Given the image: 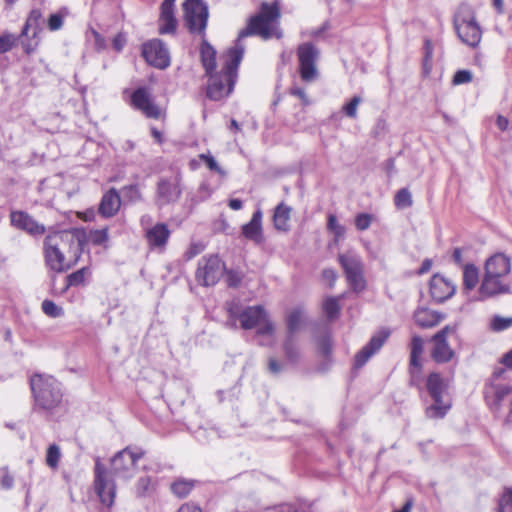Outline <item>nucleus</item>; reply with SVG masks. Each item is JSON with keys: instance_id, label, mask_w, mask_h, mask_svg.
<instances>
[{"instance_id": "obj_35", "label": "nucleus", "mask_w": 512, "mask_h": 512, "mask_svg": "<svg viewBox=\"0 0 512 512\" xmlns=\"http://www.w3.org/2000/svg\"><path fill=\"white\" fill-rule=\"evenodd\" d=\"M60 459L61 452L59 446L56 444L49 445V447L47 448L45 458L47 466L50 467L51 469H57L59 466Z\"/></svg>"}, {"instance_id": "obj_4", "label": "nucleus", "mask_w": 512, "mask_h": 512, "mask_svg": "<svg viewBox=\"0 0 512 512\" xmlns=\"http://www.w3.org/2000/svg\"><path fill=\"white\" fill-rule=\"evenodd\" d=\"M73 243V237L62 231L49 233L43 242V253L47 267L54 272L69 270L78 258V248L74 256L75 260L70 262L65 256V251Z\"/></svg>"}, {"instance_id": "obj_9", "label": "nucleus", "mask_w": 512, "mask_h": 512, "mask_svg": "<svg viewBox=\"0 0 512 512\" xmlns=\"http://www.w3.org/2000/svg\"><path fill=\"white\" fill-rule=\"evenodd\" d=\"M94 490L103 505L111 507L114 504L116 485L99 457L95 459Z\"/></svg>"}, {"instance_id": "obj_61", "label": "nucleus", "mask_w": 512, "mask_h": 512, "mask_svg": "<svg viewBox=\"0 0 512 512\" xmlns=\"http://www.w3.org/2000/svg\"><path fill=\"white\" fill-rule=\"evenodd\" d=\"M452 259H453L455 264L463 265L462 249L461 248H455L453 250Z\"/></svg>"}, {"instance_id": "obj_30", "label": "nucleus", "mask_w": 512, "mask_h": 512, "mask_svg": "<svg viewBox=\"0 0 512 512\" xmlns=\"http://www.w3.org/2000/svg\"><path fill=\"white\" fill-rule=\"evenodd\" d=\"M283 351L287 362L296 364L301 358V351L294 335H287L283 343Z\"/></svg>"}, {"instance_id": "obj_50", "label": "nucleus", "mask_w": 512, "mask_h": 512, "mask_svg": "<svg viewBox=\"0 0 512 512\" xmlns=\"http://www.w3.org/2000/svg\"><path fill=\"white\" fill-rule=\"evenodd\" d=\"M472 73L469 70H459L453 76V84L461 85L472 81Z\"/></svg>"}, {"instance_id": "obj_54", "label": "nucleus", "mask_w": 512, "mask_h": 512, "mask_svg": "<svg viewBox=\"0 0 512 512\" xmlns=\"http://www.w3.org/2000/svg\"><path fill=\"white\" fill-rule=\"evenodd\" d=\"M3 476L0 480V484L4 489H11L14 485V478L9 474L8 468L4 467L1 469Z\"/></svg>"}, {"instance_id": "obj_7", "label": "nucleus", "mask_w": 512, "mask_h": 512, "mask_svg": "<svg viewBox=\"0 0 512 512\" xmlns=\"http://www.w3.org/2000/svg\"><path fill=\"white\" fill-rule=\"evenodd\" d=\"M454 26L461 41L470 46L477 47L482 38V31L475 20L473 10L468 5H461L455 16Z\"/></svg>"}, {"instance_id": "obj_26", "label": "nucleus", "mask_w": 512, "mask_h": 512, "mask_svg": "<svg viewBox=\"0 0 512 512\" xmlns=\"http://www.w3.org/2000/svg\"><path fill=\"white\" fill-rule=\"evenodd\" d=\"M175 1L176 0H164L161 5V14L159 19L160 34L173 33L176 29L177 20L174 13Z\"/></svg>"}, {"instance_id": "obj_8", "label": "nucleus", "mask_w": 512, "mask_h": 512, "mask_svg": "<svg viewBox=\"0 0 512 512\" xmlns=\"http://www.w3.org/2000/svg\"><path fill=\"white\" fill-rule=\"evenodd\" d=\"M143 452H133L124 448L116 453L110 460V473L123 480L131 479L136 473V463L143 457Z\"/></svg>"}, {"instance_id": "obj_51", "label": "nucleus", "mask_w": 512, "mask_h": 512, "mask_svg": "<svg viewBox=\"0 0 512 512\" xmlns=\"http://www.w3.org/2000/svg\"><path fill=\"white\" fill-rule=\"evenodd\" d=\"M372 217L367 213H360L355 218V225L358 230L364 231L369 228Z\"/></svg>"}, {"instance_id": "obj_31", "label": "nucleus", "mask_w": 512, "mask_h": 512, "mask_svg": "<svg viewBox=\"0 0 512 512\" xmlns=\"http://www.w3.org/2000/svg\"><path fill=\"white\" fill-rule=\"evenodd\" d=\"M201 60L206 74L211 75L216 67V51L207 42L201 45Z\"/></svg>"}, {"instance_id": "obj_56", "label": "nucleus", "mask_w": 512, "mask_h": 512, "mask_svg": "<svg viewBox=\"0 0 512 512\" xmlns=\"http://www.w3.org/2000/svg\"><path fill=\"white\" fill-rule=\"evenodd\" d=\"M41 19H42V12H41V10L40 9H33L30 12L26 22H28V25L38 26Z\"/></svg>"}, {"instance_id": "obj_46", "label": "nucleus", "mask_w": 512, "mask_h": 512, "mask_svg": "<svg viewBox=\"0 0 512 512\" xmlns=\"http://www.w3.org/2000/svg\"><path fill=\"white\" fill-rule=\"evenodd\" d=\"M88 272L87 268H81L77 270L76 272L70 274L67 277L68 285L70 286H78L84 283L85 281V275Z\"/></svg>"}, {"instance_id": "obj_28", "label": "nucleus", "mask_w": 512, "mask_h": 512, "mask_svg": "<svg viewBox=\"0 0 512 512\" xmlns=\"http://www.w3.org/2000/svg\"><path fill=\"white\" fill-rule=\"evenodd\" d=\"M443 318L442 314L427 308H419L414 313L415 323L421 328L435 327Z\"/></svg>"}, {"instance_id": "obj_24", "label": "nucleus", "mask_w": 512, "mask_h": 512, "mask_svg": "<svg viewBox=\"0 0 512 512\" xmlns=\"http://www.w3.org/2000/svg\"><path fill=\"white\" fill-rule=\"evenodd\" d=\"M170 230L164 223H157L151 228L146 229L145 238L151 249H163L170 237Z\"/></svg>"}, {"instance_id": "obj_55", "label": "nucleus", "mask_w": 512, "mask_h": 512, "mask_svg": "<svg viewBox=\"0 0 512 512\" xmlns=\"http://www.w3.org/2000/svg\"><path fill=\"white\" fill-rule=\"evenodd\" d=\"M226 283L229 287H238L241 283V277L237 272L229 271L226 274Z\"/></svg>"}, {"instance_id": "obj_21", "label": "nucleus", "mask_w": 512, "mask_h": 512, "mask_svg": "<svg viewBox=\"0 0 512 512\" xmlns=\"http://www.w3.org/2000/svg\"><path fill=\"white\" fill-rule=\"evenodd\" d=\"M455 291L456 285L444 276L435 274L430 280V294L436 302L446 301L454 295Z\"/></svg>"}, {"instance_id": "obj_13", "label": "nucleus", "mask_w": 512, "mask_h": 512, "mask_svg": "<svg viewBox=\"0 0 512 512\" xmlns=\"http://www.w3.org/2000/svg\"><path fill=\"white\" fill-rule=\"evenodd\" d=\"M224 264L217 255L202 257L198 262L195 278L202 286H214L222 277Z\"/></svg>"}, {"instance_id": "obj_47", "label": "nucleus", "mask_w": 512, "mask_h": 512, "mask_svg": "<svg viewBox=\"0 0 512 512\" xmlns=\"http://www.w3.org/2000/svg\"><path fill=\"white\" fill-rule=\"evenodd\" d=\"M227 311H228L229 318L226 322V326L231 329H236L237 328V319H239V311H238L237 305H235L233 303L229 304Z\"/></svg>"}, {"instance_id": "obj_59", "label": "nucleus", "mask_w": 512, "mask_h": 512, "mask_svg": "<svg viewBox=\"0 0 512 512\" xmlns=\"http://www.w3.org/2000/svg\"><path fill=\"white\" fill-rule=\"evenodd\" d=\"M322 276L325 280L329 282L330 286H333L337 279V274L333 269H324L322 272Z\"/></svg>"}, {"instance_id": "obj_16", "label": "nucleus", "mask_w": 512, "mask_h": 512, "mask_svg": "<svg viewBox=\"0 0 512 512\" xmlns=\"http://www.w3.org/2000/svg\"><path fill=\"white\" fill-rule=\"evenodd\" d=\"M142 54L145 60L156 68L165 69L170 65L169 51L163 42L158 39L145 43Z\"/></svg>"}, {"instance_id": "obj_37", "label": "nucleus", "mask_w": 512, "mask_h": 512, "mask_svg": "<svg viewBox=\"0 0 512 512\" xmlns=\"http://www.w3.org/2000/svg\"><path fill=\"white\" fill-rule=\"evenodd\" d=\"M395 206L399 209H404L412 206V196L407 188L398 190L394 198Z\"/></svg>"}, {"instance_id": "obj_18", "label": "nucleus", "mask_w": 512, "mask_h": 512, "mask_svg": "<svg viewBox=\"0 0 512 512\" xmlns=\"http://www.w3.org/2000/svg\"><path fill=\"white\" fill-rule=\"evenodd\" d=\"M182 193L179 180L161 179L157 184L155 203L158 207L178 201Z\"/></svg>"}, {"instance_id": "obj_25", "label": "nucleus", "mask_w": 512, "mask_h": 512, "mask_svg": "<svg viewBox=\"0 0 512 512\" xmlns=\"http://www.w3.org/2000/svg\"><path fill=\"white\" fill-rule=\"evenodd\" d=\"M242 234L246 239L256 245H260L264 242L261 210L255 211L251 220L242 226Z\"/></svg>"}, {"instance_id": "obj_41", "label": "nucleus", "mask_w": 512, "mask_h": 512, "mask_svg": "<svg viewBox=\"0 0 512 512\" xmlns=\"http://www.w3.org/2000/svg\"><path fill=\"white\" fill-rule=\"evenodd\" d=\"M323 310L329 319L336 318L340 311V306L336 298L329 297L323 303Z\"/></svg>"}, {"instance_id": "obj_6", "label": "nucleus", "mask_w": 512, "mask_h": 512, "mask_svg": "<svg viewBox=\"0 0 512 512\" xmlns=\"http://www.w3.org/2000/svg\"><path fill=\"white\" fill-rule=\"evenodd\" d=\"M426 389L433 401L425 410L426 416L430 419L443 418L451 408L447 382L439 373L433 372L427 377Z\"/></svg>"}, {"instance_id": "obj_57", "label": "nucleus", "mask_w": 512, "mask_h": 512, "mask_svg": "<svg viewBox=\"0 0 512 512\" xmlns=\"http://www.w3.org/2000/svg\"><path fill=\"white\" fill-rule=\"evenodd\" d=\"M291 94L296 96V97H298L301 100L303 105L306 106V105L310 104V100L307 97L306 92H305L304 89L299 88V87H294V88L291 89Z\"/></svg>"}, {"instance_id": "obj_58", "label": "nucleus", "mask_w": 512, "mask_h": 512, "mask_svg": "<svg viewBox=\"0 0 512 512\" xmlns=\"http://www.w3.org/2000/svg\"><path fill=\"white\" fill-rule=\"evenodd\" d=\"M268 370L272 374H279L283 370V364L275 358H270L268 361Z\"/></svg>"}, {"instance_id": "obj_10", "label": "nucleus", "mask_w": 512, "mask_h": 512, "mask_svg": "<svg viewBox=\"0 0 512 512\" xmlns=\"http://www.w3.org/2000/svg\"><path fill=\"white\" fill-rule=\"evenodd\" d=\"M239 321L242 329L249 330L259 326L257 333L260 335H272L274 325L267 318V313L262 306H248L239 312Z\"/></svg>"}, {"instance_id": "obj_3", "label": "nucleus", "mask_w": 512, "mask_h": 512, "mask_svg": "<svg viewBox=\"0 0 512 512\" xmlns=\"http://www.w3.org/2000/svg\"><path fill=\"white\" fill-rule=\"evenodd\" d=\"M244 54L243 46L230 48L224 55V64L220 74L210 75V83L207 88V96L215 101L228 96L237 78V69Z\"/></svg>"}, {"instance_id": "obj_38", "label": "nucleus", "mask_w": 512, "mask_h": 512, "mask_svg": "<svg viewBox=\"0 0 512 512\" xmlns=\"http://www.w3.org/2000/svg\"><path fill=\"white\" fill-rule=\"evenodd\" d=\"M42 311L44 314L51 318H58L64 315V310L62 307L56 305L52 300H44L42 302Z\"/></svg>"}, {"instance_id": "obj_19", "label": "nucleus", "mask_w": 512, "mask_h": 512, "mask_svg": "<svg viewBox=\"0 0 512 512\" xmlns=\"http://www.w3.org/2000/svg\"><path fill=\"white\" fill-rule=\"evenodd\" d=\"M424 352V340L420 336H413L410 343V383L418 386L421 381V356Z\"/></svg>"}, {"instance_id": "obj_44", "label": "nucleus", "mask_w": 512, "mask_h": 512, "mask_svg": "<svg viewBox=\"0 0 512 512\" xmlns=\"http://www.w3.org/2000/svg\"><path fill=\"white\" fill-rule=\"evenodd\" d=\"M88 239L94 245H103L109 239L108 229L92 230L89 233Z\"/></svg>"}, {"instance_id": "obj_33", "label": "nucleus", "mask_w": 512, "mask_h": 512, "mask_svg": "<svg viewBox=\"0 0 512 512\" xmlns=\"http://www.w3.org/2000/svg\"><path fill=\"white\" fill-rule=\"evenodd\" d=\"M303 320V310L298 307L293 309L287 316V335H294L301 326Z\"/></svg>"}, {"instance_id": "obj_39", "label": "nucleus", "mask_w": 512, "mask_h": 512, "mask_svg": "<svg viewBox=\"0 0 512 512\" xmlns=\"http://www.w3.org/2000/svg\"><path fill=\"white\" fill-rule=\"evenodd\" d=\"M497 512H512V488H506L501 495Z\"/></svg>"}, {"instance_id": "obj_63", "label": "nucleus", "mask_w": 512, "mask_h": 512, "mask_svg": "<svg viewBox=\"0 0 512 512\" xmlns=\"http://www.w3.org/2000/svg\"><path fill=\"white\" fill-rule=\"evenodd\" d=\"M201 251H202V246L201 245H197V244L192 245L190 247L189 251L187 252L188 258L190 259V258L196 256Z\"/></svg>"}, {"instance_id": "obj_43", "label": "nucleus", "mask_w": 512, "mask_h": 512, "mask_svg": "<svg viewBox=\"0 0 512 512\" xmlns=\"http://www.w3.org/2000/svg\"><path fill=\"white\" fill-rule=\"evenodd\" d=\"M512 326V317H502L496 315L492 318L490 327L493 331H503Z\"/></svg>"}, {"instance_id": "obj_22", "label": "nucleus", "mask_w": 512, "mask_h": 512, "mask_svg": "<svg viewBox=\"0 0 512 512\" xmlns=\"http://www.w3.org/2000/svg\"><path fill=\"white\" fill-rule=\"evenodd\" d=\"M131 104L150 118H158L160 109L152 102L148 91L145 88H138L131 95Z\"/></svg>"}, {"instance_id": "obj_29", "label": "nucleus", "mask_w": 512, "mask_h": 512, "mask_svg": "<svg viewBox=\"0 0 512 512\" xmlns=\"http://www.w3.org/2000/svg\"><path fill=\"white\" fill-rule=\"evenodd\" d=\"M291 208L284 203L277 205L273 215L274 226L277 230L287 231L289 227Z\"/></svg>"}, {"instance_id": "obj_12", "label": "nucleus", "mask_w": 512, "mask_h": 512, "mask_svg": "<svg viewBox=\"0 0 512 512\" xmlns=\"http://www.w3.org/2000/svg\"><path fill=\"white\" fill-rule=\"evenodd\" d=\"M339 263L343 268L346 279L354 291H362L366 282L363 277V264L361 257L354 251L339 254Z\"/></svg>"}, {"instance_id": "obj_34", "label": "nucleus", "mask_w": 512, "mask_h": 512, "mask_svg": "<svg viewBox=\"0 0 512 512\" xmlns=\"http://www.w3.org/2000/svg\"><path fill=\"white\" fill-rule=\"evenodd\" d=\"M194 482L185 479H178L171 484V490L179 498H185L193 489Z\"/></svg>"}, {"instance_id": "obj_27", "label": "nucleus", "mask_w": 512, "mask_h": 512, "mask_svg": "<svg viewBox=\"0 0 512 512\" xmlns=\"http://www.w3.org/2000/svg\"><path fill=\"white\" fill-rule=\"evenodd\" d=\"M121 205V197L115 188L107 191L99 204V213L106 218L114 216Z\"/></svg>"}, {"instance_id": "obj_62", "label": "nucleus", "mask_w": 512, "mask_h": 512, "mask_svg": "<svg viewBox=\"0 0 512 512\" xmlns=\"http://www.w3.org/2000/svg\"><path fill=\"white\" fill-rule=\"evenodd\" d=\"M177 512H202V510L195 506V505H192V504H183Z\"/></svg>"}, {"instance_id": "obj_17", "label": "nucleus", "mask_w": 512, "mask_h": 512, "mask_svg": "<svg viewBox=\"0 0 512 512\" xmlns=\"http://www.w3.org/2000/svg\"><path fill=\"white\" fill-rule=\"evenodd\" d=\"M453 331V328L447 325L431 338V341L433 342L431 357L435 362L447 363L453 358L454 351L450 348L447 342L448 334Z\"/></svg>"}, {"instance_id": "obj_64", "label": "nucleus", "mask_w": 512, "mask_h": 512, "mask_svg": "<svg viewBox=\"0 0 512 512\" xmlns=\"http://www.w3.org/2000/svg\"><path fill=\"white\" fill-rule=\"evenodd\" d=\"M502 362L507 367L512 368V349L504 355Z\"/></svg>"}, {"instance_id": "obj_5", "label": "nucleus", "mask_w": 512, "mask_h": 512, "mask_svg": "<svg viewBox=\"0 0 512 512\" xmlns=\"http://www.w3.org/2000/svg\"><path fill=\"white\" fill-rule=\"evenodd\" d=\"M30 386L36 408L49 411L61 403V384L54 377L35 374L30 379Z\"/></svg>"}, {"instance_id": "obj_49", "label": "nucleus", "mask_w": 512, "mask_h": 512, "mask_svg": "<svg viewBox=\"0 0 512 512\" xmlns=\"http://www.w3.org/2000/svg\"><path fill=\"white\" fill-rule=\"evenodd\" d=\"M199 157L206 163L207 167L210 170L215 171L220 175H225L224 170L218 165L213 156H211L210 154H200Z\"/></svg>"}, {"instance_id": "obj_20", "label": "nucleus", "mask_w": 512, "mask_h": 512, "mask_svg": "<svg viewBox=\"0 0 512 512\" xmlns=\"http://www.w3.org/2000/svg\"><path fill=\"white\" fill-rule=\"evenodd\" d=\"M389 337V332L381 331L370 339V341L355 355L354 367L359 369L363 367L368 360L377 353Z\"/></svg>"}, {"instance_id": "obj_42", "label": "nucleus", "mask_w": 512, "mask_h": 512, "mask_svg": "<svg viewBox=\"0 0 512 512\" xmlns=\"http://www.w3.org/2000/svg\"><path fill=\"white\" fill-rule=\"evenodd\" d=\"M121 192L124 199H127L129 202L135 203L141 200V191L136 184L123 187Z\"/></svg>"}, {"instance_id": "obj_40", "label": "nucleus", "mask_w": 512, "mask_h": 512, "mask_svg": "<svg viewBox=\"0 0 512 512\" xmlns=\"http://www.w3.org/2000/svg\"><path fill=\"white\" fill-rule=\"evenodd\" d=\"M152 490V479L149 476L141 477L135 486L136 495L138 497H145L149 495Z\"/></svg>"}, {"instance_id": "obj_48", "label": "nucleus", "mask_w": 512, "mask_h": 512, "mask_svg": "<svg viewBox=\"0 0 512 512\" xmlns=\"http://www.w3.org/2000/svg\"><path fill=\"white\" fill-rule=\"evenodd\" d=\"M361 102L359 96H354L347 104L343 106V111L348 117H355L357 114L358 105Z\"/></svg>"}, {"instance_id": "obj_15", "label": "nucleus", "mask_w": 512, "mask_h": 512, "mask_svg": "<svg viewBox=\"0 0 512 512\" xmlns=\"http://www.w3.org/2000/svg\"><path fill=\"white\" fill-rule=\"evenodd\" d=\"M9 218L12 227L24 231L30 236L39 237L46 232L45 225L39 223L26 211L11 210Z\"/></svg>"}, {"instance_id": "obj_32", "label": "nucleus", "mask_w": 512, "mask_h": 512, "mask_svg": "<svg viewBox=\"0 0 512 512\" xmlns=\"http://www.w3.org/2000/svg\"><path fill=\"white\" fill-rule=\"evenodd\" d=\"M479 282V271L474 264L463 267V286L466 290H472Z\"/></svg>"}, {"instance_id": "obj_11", "label": "nucleus", "mask_w": 512, "mask_h": 512, "mask_svg": "<svg viewBox=\"0 0 512 512\" xmlns=\"http://www.w3.org/2000/svg\"><path fill=\"white\" fill-rule=\"evenodd\" d=\"M184 21L191 33H204L208 21V7L202 0H185Z\"/></svg>"}, {"instance_id": "obj_60", "label": "nucleus", "mask_w": 512, "mask_h": 512, "mask_svg": "<svg viewBox=\"0 0 512 512\" xmlns=\"http://www.w3.org/2000/svg\"><path fill=\"white\" fill-rule=\"evenodd\" d=\"M126 43V39L122 34H118L113 39V46L117 51H121Z\"/></svg>"}, {"instance_id": "obj_1", "label": "nucleus", "mask_w": 512, "mask_h": 512, "mask_svg": "<svg viewBox=\"0 0 512 512\" xmlns=\"http://www.w3.org/2000/svg\"><path fill=\"white\" fill-rule=\"evenodd\" d=\"M281 8L277 1L272 3L263 2L260 5L259 12L251 16L247 21V26L242 29L237 38L235 46H242L240 41L248 36H260L264 40L272 37L280 39L283 36L280 29Z\"/></svg>"}, {"instance_id": "obj_45", "label": "nucleus", "mask_w": 512, "mask_h": 512, "mask_svg": "<svg viewBox=\"0 0 512 512\" xmlns=\"http://www.w3.org/2000/svg\"><path fill=\"white\" fill-rule=\"evenodd\" d=\"M17 38L10 33L0 36V54L10 51L16 44Z\"/></svg>"}, {"instance_id": "obj_14", "label": "nucleus", "mask_w": 512, "mask_h": 512, "mask_svg": "<svg viewBox=\"0 0 512 512\" xmlns=\"http://www.w3.org/2000/svg\"><path fill=\"white\" fill-rule=\"evenodd\" d=\"M318 55V50L310 43H304L298 47L299 72L303 81L312 82L317 79Z\"/></svg>"}, {"instance_id": "obj_52", "label": "nucleus", "mask_w": 512, "mask_h": 512, "mask_svg": "<svg viewBox=\"0 0 512 512\" xmlns=\"http://www.w3.org/2000/svg\"><path fill=\"white\" fill-rule=\"evenodd\" d=\"M318 350L321 355L328 357L332 352V342L329 336H324L319 340Z\"/></svg>"}, {"instance_id": "obj_23", "label": "nucleus", "mask_w": 512, "mask_h": 512, "mask_svg": "<svg viewBox=\"0 0 512 512\" xmlns=\"http://www.w3.org/2000/svg\"><path fill=\"white\" fill-rule=\"evenodd\" d=\"M512 393V387L508 385H491L484 392L485 401L489 409L494 413L501 410L502 401Z\"/></svg>"}, {"instance_id": "obj_2", "label": "nucleus", "mask_w": 512, "mask_h": 512, "mask_svg": "<svg viewBox=\"0 0 512 512\" xmlns=\"http://www.w3.org/2000/svg\"><path fill=\"white\" fill-rule=\"evenodd\" d=\"M484 275L479 287L482 298L494 297L511 292L507 277L511 272V260L503 253L490 256L484 266Z\"/></svg>"}, {"instance_id": "obj_53", "label": "nucleus", "mask_w": 512, "mask_h": 512, "mask_svg": "<svg viewBox=\"0 0 512 512\" xmlns=\"http://www.w3.org/2000/svg\"><path fill=\"white\" fill-rule=\"evenodd\" d=\"M63 26V16L55 13L51 14L48 19V28L51 31H57L60 30Z\"/></svg>"}, {"instance_id": "obj_36", "label": "nucleus", "mask_w": 512, "mask_h": 512, "mask_svg": "<svg viewBox=\"0 0 512 512\" xmlns=\"http://www.w3.org/2000/svg\"><path fill=\"white\" fill-rule=\"evenodd\" d=\"M327 228L334 235V242L337 243L345 235L346 229L343 225L339 224L335 215L328 216Z\"/></svg>"}]
</instances>
